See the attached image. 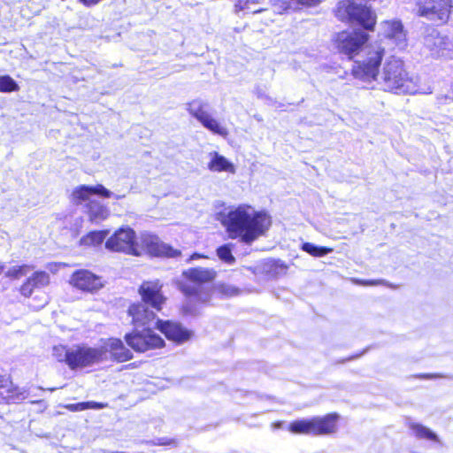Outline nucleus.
Here are the masks:
<instances>
[{"label":"nucleus","instance_id":"obj_30","mask_svg":"<svg viewBox=\"0 0 453 453\" xmlns=\"http://www.w3.org/2000/svg\"><path fill=\"white\" fill-rule=\"evenodd\" d=\"M214 289L221 297H232L239 294L238 288L224 282L217 284Z\"/></svg>","mask_w":453,"mask_h":453},{"label":"nucleus","instance_id":"obj_22","mask_svg":"<svg viewBox=\"0 0 453 453\" xmlns=\"http://www.w3.org/2000/svg\"><path fill=\"white\" fill-rule=\"evenodd\" d=\"M208 168L212 172H227L234 173L235 167L224 156L214 152L211 159L208 163Z\"/></svg>","mask_w":453,"mask_h":453},{"label":"nucleus","instance_id":"obj_17","mask_svg":"<svg viewBox=\"0 0 453 453\" xmlns=\"http://www.w3.org/2000/svg\"><path fill=\"white\" fill-rule=\"evenodd\" d=\"M157 313L142 301L130 303L127 310V314L131 319L130 323L134 328L145 327L151 324L156 319Z\"/></svg>","mask_w":453,"mask_h":453},{"label":"nucleus","instance_id":"obj_31","mask_svg":"<svg viewBox=\"0 0 453 453\" xmlns=\"http://www.w3.org/2000/svg\"><path fill=\"white\" fill-rule=\"evenodd\" d=\"M217 256L219 257L220 260L227 263V264H233L235 261L234 257L232 254L231 247L229 244H224L219 246L217 250Z\"/></svg>","mask_w":453,"mask_h":453},{"label":"nucleus","instance_id":"obj_1","mask_svg":"<svg viewBox=\"0 0 453 453\" xmlns=\"http://www.w3.org/2000/svg\"><path fill=\"white\" fill-rule=\"evenodd\" d=\"M228 237L239 238L250 244L264 235L272 225L271 217L264 211H255L249 204H240L230 210L221 220Z\"/></svg>","mask_w":453,"mask_h":453},{"label":"nucleus","instance_id":"obj_5","mask_svg":"<svg viewBox=\"0 0 453 453\" xmlns=\"http://www.w3.org/2000/svg\"><path fill=\"white\" fill-rule=\"evenodd\" d=\"M386 49L380 43H371L365 49L361 60H356L351 67V75L361 81H375L380 74Z\"/></svg>","mask_w":453,"mask_h":453},{"label":"nucleus","instance_id":"obj_12","mask_svg":"<svg viewBox=\"0 0 453 453\" xmlns=\"http://www.w3.org/2000/svg\"><path fill=\"white\" fill-rule=\"evenodd\" d=\"M127 344L135 352L144 353L165 347V341L150 328L133 330L125 334Z\"/></svg>","mask_w":453,"mask_h":453},{"label":"nucleus","instance_id":"obj_26","mask_svg":"<svg viewBox=\"0 0 453 453\" xmlns=\"http://www.w3.org/2000/svg\"><path fill=\"white\" fill-rule=\"evenodd\" d=\"M108 234V230L90 231L83 237V241L86 244L97 246L103 243Z\"/></svg>","mask_w":453,"mask_h":453},{"label":"nucleus","instance_id":"obj_9","mask_svg":"<svg viewBox=\"0 0 453 453\" xmlns=\"http://www.w3.org/2000/svg\"><path fill=\"white\" fill-rule=\"evenodd\" d=\"M369 40L370 35L367 31L361 29L343 30L336 34L334 44L340 54L352 60L360 54Z\"/></svg>","mask_w":453,"mask_h":453},{"label":"nucleus","instance_id":"obj_3","mask_svg":"<svg viewBox=\"0 0 453 453\" xmlns=\"http://www.w3.org/2000/svg\"><path fill=\"white\" fill-rule=\"evenodd\" d=\"M92 195L110 198L112 193L102 184H96V186L80 185L72 191L71 202L75 205L85 203L84 212L88 220L93 224H99L106 220L111 212L106 204L98 200L90 199Z\"/></svg>","mask_w":453,"mask_h":453},{"label":"nucleus","instance_id":"obj_6","mask_svg":"<svg viewBox=\"0 0 453 453\" xmlns=\"http://www.w3.org/2000/svg\"><path fill=\"white\" fill-rule=\"evenodd\" d=\"M340 418V415L334 411L323 416L296 419L288 424V430L295 434L329 435L337 432Z\"/></svg>","mask_w":453,"mask_h":453},{"label":"nucleus","instance_id":"obj_4","mask_svg":"<svg viewBox=\"0 0 453 453\" xmlns=\"http://www.w3.org/2000/svg\"><path fill=\"white\" fill-rule=\"evenodd\" d=\"M334 17L341 22L358 26L364 31L373 32L377 14L371 5L357 0H340L334 9Z\"/></svg>","mask_w":453,"mask_h":453},{"label":"nucleus","instance_id":"obj_18","mask_svg":"<svg viewBox=\"0 0 453 453\" xmlns=\"http://www.w3.org/2000/svg\"><path fill=\"white\" fill-rule=\"evenodd\" d=\"M143 250L151 257L175 258L181 256V251L172 245L165 243L157 236L149 235L142 240Z\"/></svg>","mask_w":453,"mask_h":453},{"label":"nucleus","instance_id":"obj_35","mask_svg":"<svg viewBox=\"0 0 453 453\" xmlns=\"http://www.w3.org/2000/svg\"><path fill=\"white\" fill-rule=\"evenodd\" d=\"M276 4H279V13H280V14L287 13L291 9L290 3L287 2V1L278 0L277 3H275V5Z\"/></svg>","mask_w":453,"mask_h":453},{"label":"nucleus","instance_id":"obj_36","mask_svg":"<svg viewBox=\"0 0 453 453\" xmlns=\"http://www.w3.org/2000/svg\"><path fill=\"white\" fill-rule=\"evenodd\" d=\"M71 411H83L89 409V402H81L69 406Z\"/></svg>","mask_w":453,"mask_h":453},{"label":"nucleus","instance_id":"obj_43","mask_svg":"<svg viewBox=\"0 0 453 453\" xmlns=\"http://www.w3.org/2000/svg\"><path fill=\"white\" fill-rule=\"evenodd\" d=\"M4 268H5L4 265L3 263H0V275L3 273Z\"/></svg>","mask_w":453,"mask_h":453},{"label":"nucleus","instance_id":"obj_33","mask_svg":"<svg viewBox=\"0 0 453 453\" xmlns=\"http://www.w3.org/2000/svg\"><path fill=\"white\" fill-rule=\"evenodd\" d=\"M33 299L35 303L30 305H32L35 310L43 308L48 303V297L45 292H42L41 296H35Z\"/></svg>","mask_w":453,"mask_h":453},{"label":"nucleus","instance_id":"obj_10","mask_svg":"<svg viewBox=\"0 0 453 453\" xmlns=\"http://www.w3.org/2000/svg\"><path fill=\"white\" fill-rule=\"evenodd\" d=\"M65 351L64 358L58 359L65 362L71 370L84 368L94 364L104 362V350L97 348L77 345L75 349L60 347Z\"/></svg>","mask_w":453,"mask_h":453},{"label":"nucleus","instance_id":"obj_41","mask_svg":"<svg viewBox=\"0 0 453 453\" xmlns=\"http://www.w3.org/2000/svg\"><path fill=\"white\" fill-rule=\"evenodd\" d=\"M415 377L418 378V379L429 380V379L435 378L436 375L432 374V373H419V374H416Z\"/></svg>","mask_w":453,"mask_h":453},{"label":"nucleus","instance_id":"obj_28","mask_svg":"<svg viewBox=\"0 0 453 453\" xmlns=\"http://www.w3.org/2000/svg\"><path fill=\"white\" fill-rule=\"evenodd\" d=\"M19 90V84L10 75L0 76V92L12 93Z\"/></svg>","mask_w":453,"mask_h":453},{"label":"nucleus","instance_id":"obj_25","mask_svg":"<svg viewBox=\"0 0 453 453\" xmlns=\"http://www.w3.org/2000/svg\"><path fill=\"white\" fill-rule=\"evenodd\" d=\"M410 428L419 439H426L433 441H439L437 435L427 427L418 423H411Z\"/></svg>","mask_w":453,"mask_h":453},{"label":"nucleus","instance_id":"obj_8","mask_svg":"<svg viewBox=\"0 0 453 453\" xmlns=\"http://www.w3.org/2000/svg\"><path fill=\"white\" fill-rule=\"evenodd\" d=\"M414 13L418 18H425L436 26L449 23L453 12V0H416Z\"/></svg>","mask_w":453,"mask_h":453},{"label":"nucleus","instance_id":"obj_2","mask_svg":"<svg viewBox=\"0 0 453 453\" xmlns=\"http://www.w3.org/2000/svg\"><path fill=\"white\" fill-rule=\"evenodd\" d=\"M218 273L214 268L193 266L181 272L180 278L176 280V288L185 298L195 305H211V293L202 286L211 284L217 279Z\"/></svg>","mask_w":453,"mask_h":453},{"label":"nucleus","instance_id":"obj_39","mask_svg":"<svg viewBox=\"0 0 453 453\" xmlns=\"http://www.w3.org/2000/svg\"><path fill=\"white\" fill-rule=\"evenodd\" d=\"M382 280H360L359 283L363 286H375L381 284Z\"/></svg>","mask_w":453,"mask_h":453},{"label":"nucleus","instance_id":"obj_11","mask_svg":"<svg viewBox=\"0 0 453 453\" xmlns=\"http://www.w3.org/2000/svg\"><path fill=\"white\" fill-rule=\"evenodd\" d=\"M105 248L113 252L139 257L142 251L139 249L136 233L130 226H120L105 241Z\"/></svg>","mask_w":453,"mask_h":453},{"label":"nucleus","instance_id":"obj_40","mask_svg":"<svg viewBox=\"0 0 453 453\" xmlns=\"http://www.w3.org/2000/svg\"><path fill=\"white\" fill-rule=\"evenodd\" d=\"M80 3H81L83 5L87 7H90L93 5L97 4L98 3L102 2L103 0H78Z\"/></svg>","mask_w":453,"mask_h":453},{"label":"nucleus","instance_id":"obj_19","mask_svg":"<svg viewBox=\"0 0 453 453\" xmlns=\"http://www.w3.org/2000/svg\"><path fill=\"white\" fill-rule=\"evenodd\" d=\"M97 349L104 350V361L110 358L116 363H124L134 357L132 351L125 346L119 338H109L104 345Z\"/></svg>","mask_w":453,"mask_h":453},{"label":"nucleus","instance_id":"obj_14","mask_svg":"<svg viewBox=\"0 0 453 453\" xmlns=\"http://www.w3.org/2000/svg\"><path fill=\"white\" fill-rule=\"evenodd\" d=\"M163 288L160 280H148L139 285L137 292L142 302L155 311L161 312L168 300Z\"/></svg>","mask_w":453,"mask_h":453},{"label":"nucleus","instance_id":"obj_27","mask_svg":"<svg viewBox=\"0 0 453 453\" xmlns=\"http://www.w3.org/2000/svg\"><path fill=\"white\" fill-rule=\"evenodd\" d=\"M384 24L387 27L386 36L388 38H396L403 32V26L399 20H386Z\"/></svg>","mask_w":453,"mask_h":453},{"label":"nucleus","instance_id":"obj_29","mask_svg":"<svg viewBox=\"0 0 453 453\" xmlns=\"http://www.w3.org/2000/svg\"><path fill=\"white\" fill-rule=\"evenodd\" d=\"M33 269L32 265H21L11 267L6 273L5 276L11 280H19L27 274Z\"/></svg>","mask_w":453,"mask_h":453},{"label":"nucleus","instance_id":"obj_44","mask_svg":"<svg viewBox=\"0 0 453 453\" xmlns=\"http://www.w3.org/2000/svg\"><path fill=\"white\" fill-rule=\"evenodd\" d=\"M264 11H265V9H257L256 11H253V13H260L263 12Z\"/></svg>","mask_w":453,"mask_h":453},{"label":"nucleus","instance_id":"obj_34","mask_svg":"<svg viewBox=\"0 0 453 453\" xmlns=\"http://www.w3.org/2000/svg\"><path fill=\"white\" fill-rule=\"evenodd\" d=\"M258 0H238L234 4V12L236 13L248 8L250 4H257Z\"/></svg>","mask_w":453,"mask_h":453},{"label":"nucleus","instance_id":"obj_21","mask_svg":"<svg viewBox=\"0 0 453 453\" xmlns=\"http://www.w3.org/2000/svg\"><path fill=\"white\" fill-rule=\"evenodd\" d=\"M16 387H13L12 379L9 375H0V403H12L19 399L20 395Z\"/></svg>","mask_w":453,"mask_h":453},{"label":"nucleus","instance_id":"obj_15","mask_svg":"<svg viewBox=\"0 0 453 453\" xmlns=\"http://www.w3.org/2000/svg\"><path fill=\"white\" fill-rule=\"evenodd\" d=\"M68 282L73 288L86 294H95L104 288L102 277L88 269L73 272Z\"/></svg>","mask_w":453,"mask_h":453},{"label":"nucleus","instance_id":"obj_7","mask_svg":"<svg viewBox=\"0 0 453 453\" xmlns=\"http://www.w3.org/2000/svg\"><path fill=\"white\" fill-rule=\"evenodd\" d=\"M381 78L389 91L407 92L412 84V78L407 72L402 59L390 56L382 67Z\"/></svg>","mask_w":453,"mask_h":453},{"label":"nucleus","instance_id":"obj_32","mask_svg":"<svg viewBox=\"0 0 453 453\" xmlns=\"http://www.w3.org/2000/svg\"><path fill=\"white\" fill-rule=\"evenodd\" d=\"M151 444L156 445V446L176 447L178 445V441L174 438L161 437V438H157L156 441H151Z\"/></svg>","mask_w":453,"mask_h":453},{"label":"nucleus","instance_id":"obj_20","mask_svg":"<svg viewBox=\"0 0 453 453\" xmlns=\"http://www.w3.org/2000/svg\"><path fill=\"white\" fill-rule=\"evenodd\" d=\"M50 282V274L45 271H35L20 285L19 291L24 297L32 296L35 289L47 287Z\"/></svg>","mask_w":453,"mask_h":453},{"label":"nucleus","instance_id":"obj_13","mask_svg":"<svg viewBox=\"0 0 453 453\" xmlns=\"http://www.w3.org/2000/svg\"><path fill=\"white\" fill-rule=\"evenodd\" d=\"M188 111L198 120L201 125L213 134L226 138L228 129L210 113L208 104L198 100H193L188 104Z\"/></svg>","mask_w":453,"mask_h":453},{"label":"nucleus","instance_id":"obj_16","mask_svg":"<svg viewBox=\"0 0 453 453\" xmlns=\"http://www.w3.org/2000/svg\"><path fill=\"white\" fill-rule=\"evenodd\" d=\"M155 327L162 333L168 341L176 344H181L188 341L192 336V332L189 329L175 320L158 319L156 321Z\"/></svg>","mask_w":453,"mask_h":453},{"label":"nucleus","instance_id":"obj_38","mask_svg":"<svg viewBox=\"0 0 453 453\" xmlns=\"http://www.w3.org/2000/svg\"><path fill=\"white\" fill-rule=\"evenodd\" d=\"M205 258H208V257L203 253H198V252H193L188 259L187 260V262H190V261H193V260H197V259H205Z\"/></svg>","mask_w":453,"mask_h":453},{"label":"nucleus","instance_id":"obj_23","mask_svg":"<svg viewBox=\"0 0 453 453\" xmlns=\"http://www.w3.org/2000/svg\"><path fill=\"white\" fill-rule=\"evenodd\" d=\"M453 50V43L447 37H439L438 42H434L431 50L439 57L449 58L450 51Z\"/></svg>","mask_w":453,"mask_h":453},{"label":"nucleus","instance_id":"obj_42","mask_svg":"<svg viewBox=\"0 0 453 453\" xmlns=\"http://www.w3.org/2000/svg\"><path fill=\"white\" fill-rule=\"evenodd\" d=\"M445 102H453V88L450 90V95H446L443 96Z\"/></svg>","mask_w":453,"mask_h":453},{"label":"nucleus","instance_id":"obj_24","mask_svg":"<svg viewBox=\"0 0 453 453\" xmlns=\"http://www.w3.org/2000/svg\"><path fill=\"white\" fill-rule=\"evenodd\" d=\"M302 250L307 252L312 257H321L333 251V248L317 246L311 242H304L301 246Z\"/></svg>","mask_w":453,"mask_h":453},{"label":"nucleus","instance_id":"obj_37","mask_svg":"<svg viewBox=\"0 0 453 453\" xmlns=\"http://www.w3.org/2000/svg\"><path fill=\"white\" fill-rule=\"evenodd\" d=\"M107 406H108L107 403L89 401V409L99 410V409L106 408Z\"/></svg>","mask_w":453,"mask_h":453}]
</instances>
